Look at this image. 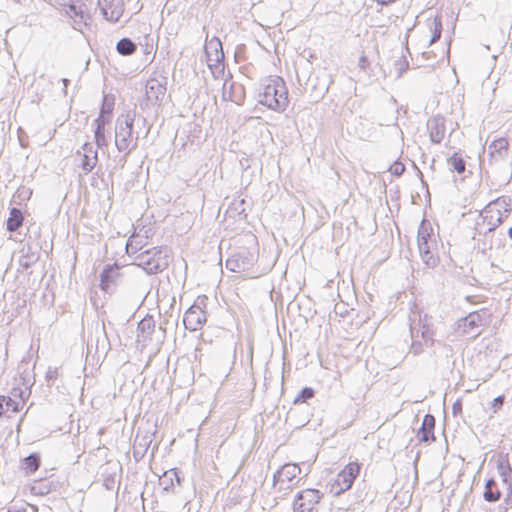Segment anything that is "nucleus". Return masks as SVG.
<instances>
[{"label":"nucleus","instance_id":"obj_1","mask_svg":"<svg viewBox=\"0 0 512 512\" xmlns=\"http://www.w3.org/2000/svg\"><path fill=\"white\" fill-rule=\"evenodd\" d=\"M258 102L267 108L283 112L288 103V90L281 77H270L262 84Z\"/></svg>","mask_w":512,"mask_h":512},{"label":"nucleus","instance_id":"obj_2","mask_svg":"<svg viewBox=\"0 0 512 512\" xmlns=\"http://www.w3.org/2000/svg\"><path fill=\"white\" fill-rule=\"evenodd\" d=\"M172 260L170 249L166 246H156L139 252L135 264L148 275H155L166 270Z\"/></svg>","mask_w":512,"mask_h":512},{"label":"nucleus","instance_id":"obj_3","mask_svg":"<svg viewBox=\"0 0 512 512\" xmlns=\"http://www.w3.org/2000/svg\"><path fill=\"white\" fill-rule=\"evenodd\" d=\"M135 112L121 114L116 120L115 128V146L119 152H124L125 156L137 147L138 136L133 138V124Z\"/></svg>","mask_w":512,"mask_h":512},{"label":"nucleus","instance_id":"obj_4","mask_svg":"<svg viewBox=\"0 0 512 512\" xmlns=\"http://www.w3.org/2000/svg\"><path fill=\"white\" fill-rule=\"evenodd\" d=\"M490 316L491 314L487 309L471 312L466 317L459 320L458 327L464 334L475 338L480 334L478 329L489 323Z\"/></svg>","mask_w":512,"mask_h":512},{"label":"nucleus","instance_id":"obj_5","mask_svg":"<svg viewBox=\"0 0 512 512\" xmlns=\"http://www.w3.org/2000/svg\"><path fill=\"white\" fill-rule=\"evenodd\" d=\"M257 259L258 253L255 250L241 248L226 260V268L237 273L248 271Z\"/></svg>","mask_w":512,"mask_h":512},{"label":"nucleus","instance_id":"obj_6","mask_svg":"<svg viewBox=\"0 0 512 512\" xmlns=\"http://www.w3.org/2000/svg\"><path fill=\"white\" fill-rule=\"evenodd\" d=\"M60 7L65 9V14L73 20V28L83 31V27H89L91 16L88 13L87 6L79 1L69 3H60Z\"/></svg>","mask_w":512,"mask_h":512},{"label":"nucleus","instance_id":"obj_7","mask_svg":"<svg viewBox=\"0 0 512 512\" xmlns=\"http://www.w3.org/2000/svg\"><path fill=\"white\" fill-rule=\"evenodd\" d=\"M508 204L505 199L498 198L495 201L490 202L484 209V221H487L489 225L488 232L495 230L507 217L510 209L507 208Z\"/></svg>","mask_w":512,"mask_h":512},{"label":"nucleus","instance_id":"obj_8","mask_svg":"<svg viewBox=\"0 0 512 512\" xmlns=\"http://www.w3.org/2000/svg\"><path fill=\"white\" fill-rule=\"evenodd\" d=\"M301 473V468L296 463H286L273 475V486L279 491L287 492L292 490L293 481Z\"/></svg>","mask_w":512,"mask_h":512},{"label":"nucleus","instance_id":"obj_9","mask_svg":"<svg viewBox=\"0 0 512 512\" xmlns=\"http://www.w3.org/2000/svg\"><path fill=\"white\" fill-rule=\"evenodd\" d=\"M323 494L317 489H305L297 493L293 502V512H315Z\"/></svg>","mask_w":512,"mask_h":512},{"label":"nucleus","instance_id":"obj_10","mask_svg":"<svg viewBox=\"0 0 512 512\" xmlns=\"http://www.w3.org/2000/svg\"><path fill=\"white\" fill-rule=\"evenodd\" d=\"M359 472L360 466L358 463H349L346 465L344 469L337 475L335 483L332 486V490L335 492V494L339 495L350 489Z\"/></svg>","mask_w":512,"mask_h":512},{"label":"nucleus","instance_id":"obj_11","mask_svg":"<svg viewBox=\"0 0 512 512\" xmlns=\"http://www.w3.org/2000/svg\"><path fill=\"white\" fill-rule=\"evenodd\" d=\"M167 78L162 76L161 79L150 78L146 82L145 91L146 99L152 105H161L166 94Z\"/></svg>","mask_w":512,"mask_h":512},{"label":"nucleus","instance_id":"obj_12","mask_svg":"<svg viewBox=\"0 0 512 512\" xmlns=\"http://www.w3.org/2000/svg\"><path fill=\"white\" fill-rule=\"evenodd\" d=\"M509 144L505 138L494 139L487 147L488 165L493 166L505 161L509 153Z\"/></svg>","mask_w":512,"mask_h":512},{"label":"nucleus","instance_id":"obj_13","mask_svg":"<svg viewBox=\"0 0 512 512\" xmlns=\"http://www.w3.org/2000/svg\"><path fill=\"white\" fill-rule=\"evenodd\" d=\"M205 322L206 312L196 304L190 306L183 317L184 327L191 332L201 329Z\"/></svg>","mask_w":512,"mask_h":512},{"label":"nucleus","instance_id":"obj_14","mask_svg":"<svg viewBox=\"0 0 512 512\" xmlns=\"http://www.w3.org/2000/svg\"><path fill=\"white\" fill-rule=\"evenodd\" d=\"M29 394L30 392L26 393V391H23L22 389L13 388L12 395L14 397H19L21 401H16L9 396H0V417L6 411H11L12 413L19 412L24 404L25 398L28 397Z\"/></svg>","mask_w":512,"mask_h":512},{"label":"nucleus","instance_id":"obj_15","mask_svg":"<svg viewBox=\"0 0 512 512\" xmlns=\"http://www.w3.org/2000/svg\"><path fill=\"white\" fill-rule=\"evenodd\" d=\"M445 118L440 115H434L427 120L426 126L429 132L431 143L440 144L446 134Z\"/></svg>","mask_w":512,"mask_h":512},{"label":"nucleus","instance_id":"obj_16","mask_svg":"<svg viewBox=\"0 0 512 512\" xmlns=\"http://www.w3.org/2000/svg\"><path fill=\"white\" fill-rule=\"evenodd\" d=\"M497 471L504 486V492H508V502L512 501V468L507 456L497 460Z\"/></svg>","mask_w":512,"mask_h":512},{"label":"nucleus","instance_id":"obj_17","mask_svg":"<svg viewBox=\"0 0 512 512\" xmlns=\"http://www.w3.org/2000/svg\"><path fill=\"white\" fill-rule=\"evenodd\" d=\"M204 52L209 63L224 60L222 43L217 37H212L211 39L206 37Z\"/></svg>","mask_w":512,"mask_h":512},{"label":"nucleus","instance_id":"obj_18","mask_svg":"<svg viewBox=\"0 0 512 512\" xmlns=\"http://www.w3.org/2000/svg\"><path fill=\"white\" fill-rule=\"evenodd\" d=\"M120 267L117 264L106 265L100 274V288L108 292L111 286L117 284V280L120 278Z\"/></svg>","mask_w":512,"mask_h":512},{"label":"nucleus","instance_id":"obj_19","mask_svg":"<svg viewBox=\"0 0 512 512\" xmlns=\"http://www.w3.org/2000/svg\"><path fill=\"white\" fill-rule=\"evenodd\" d=\"M435 417L432 414H426L423 418L421 427L417 431V437L421 442L429 443L435 440L434 436Z\"/></svg>","mask_w":512,"mask_h":512},{"label":"nucleus","instance_id":"obj_20","mask_svg":"<svg viewBox=\"0 0 512 512\" xmlns=\"http://www.w3.org/2000/svg\"><path fill=\"white\" fill-rule=\"evenodd\" d=\"M244 98V89L241 85L231 83L229 86V90H227V80L224 81L222 88V99L224 101H231L238 105H241L244 101Z\"/></svg>","mask_w":512,"mask_h":512},{"label":"nucleus","instance_id":"obj_21","mask_svg":"<svg viewBox=\"0 0 512 512\" xmlns=\"http://www.w3.org/2000/svg\"><path fill=\"white\" fill-rule=\"evenodd\" d=\"M153 435L151 434H144L141 435L139 432L136 434L134 444H133V456L136 461H139L144 457L146 454L148 448L150 447L152 443Z\"/></svg>","mask_w":512,"mask_h":512},{"label":"nucleus","instance_id":"obj_22","mask_svg":"<svg viewBox=\"0 0 512 512\" xmlns=\"http://www.w3.org/2000/svg\"><path fill=\"white\" fill-rule=\"evenodd\" d=\"M101 11L106 20L115 23V22L119 21L120 17L122 16V13H123L121 1L120 0H111L109 2V7H107V6L101 7Z\"/></svg>","mask_w":512,"mask_h":512},{"label":"nucleus","instance_id":"obj_23","mask_svg":"<svg viewBox=\"0 0 512 512\" xmlns=\"http://www.w3.org/2000/svg\"><path fill=\"white\" fill-rule=\"evenodd\" d=\"M502 494V490H500L498 483L493 478L486 481L483 493L485 501L490 503L497 502L500 500Z\"/></svg>","mask_w":512,"mask_h":512},{"label":"nucleus","instance_id":"obj_24","mask_svg":"<svg viewBox=\"0 0 512 512\" xmlns=\"http://www.w3.org/2000/svg\"><path fill=\"white\" fill-rule=\"evenodd\" d=\"M41 464V457L38 453H31L21 461V469L26 475L35 473Z\"/></svg>","mask_w":512,"mask_h":512},{"label":"nucleus","instance_id":"obj_25","mask_svg":"<svg viewBox=\"0 0 512 512\" xmlns=\"http://www.w3.org/2000/svg\"><path fill=\"white\" fill-rule=\"evenodd\" d=\"M23 214L20 209L12 208L10 210L9 218L7 219V230L9 232L17 231L23 224Z\"/></svg>","mask_w":512,"mask_h":512},{"label":"nucleus","instance_id":"obj_26","mask_svg":"<svg viewBox=\"0 0 512 512\" xmlns=\"http://www.w3.org/2000/svg\"><path fill=\"white\" fill-rule=\"evenodd\" d=\"M137 330L142 334L143 341L151 338L152 333L155 330V321L153 317L143 318L137 326Z\"/></svg>","mask_w":512,"mask_h":512},{"label":"nucleus","instance_id":"obj_27","mask_svg":"<svg viewBox=\"0 0 512 512\" xmlns=\"http://www.w3.org/2000/svg\"><path fill=\"white\" fill-rule=\"evenodd\" d=\"M117 52L122 56H130L137 50V45L130 38L124 37L116 44Z\"/></svg>","mask_w":512,"mask_h":512},{"label":"nucleus","instance_id":"obj_28","mask_svg":"<svg viewBox=\"0 0 512 512\" xmlns=\"http://www.w3.org/2000/svg\"><path fill=\"white\" fill-rule=\"evenodd\" d=\"M96 128L94 131L95 143L98 148L107 146L105 138V124L108 123L107 119H96Z\"/></svg>","mask_w":512,"mask_h":512},{"label":"nucleus","instance_id":"obj_29","mask_svg":"<svg viewBox=\"0 0 512 512\" xmlns=\"http://www.w3.org/2000/svg\"><path fill=\"white\" fill-rule=\"evenodd\" d=\"M77 155L81 156V164L80 167L85 174L90 173L96 166L98 162V156L81 154V151H77Z\"/></svg>","mask_w":512,"mask_h":512},{"label":"nucleus","instance_id":"obj_30","mask_svg":"<svg viewBox=\"0 0 512 512\" xmlns=\"http://www.w3.org/2000/svg\"><path fill=\"white\" fill-rule=\"evenodd\" d=\"M114 109V97H111L109 95H104L100 114L97 119H107L110 120V117L112 115Z\"/></svg>","mask_w":512,"mask_h":512},{"label":"nucleus","instance_id":"obj_31","mask_svg":"<svg viewBox=\"0 0 512 512\" xmlns=\"http://www.w3.org/2000/svg\"><path fill=\"white\" fill-rule=\"evenodd\" d=\"M447 163L451 170L456 171L458 174H462L466 170V162L462 157L458 156L457 152L447 159Z\"/></svg>","mask_w":512,"mask_h":512},{"label":"nucleus","instance_id":"obj_32","mask_svg":"<svg viewBox=\"0 0 512 512\" xmlns=\"http://www.w3.org/2000/svg\"><path fill=\"white\" fill-rule=\"evenodd\" d=\"M410 330H411L412 338H414L415 336H418V333L420 332L421 337L426 344L429 342H430V345L433 344V331L429 328L428 325L424 324L422 326L421 330L416 329V327L411 326Z\"/></svg>","mask_w":512,"mask_h":512},{"label":"nucleus","instance_id":"obj_33","mask_svg":"<svg viewBox=\"0 0 512 512\" xmlns=\"http://www.w3.org/2000/svg\"><path fill=\"white\" fill-rule=\"evenodd\" d=\"M430 29L432 31V37L429 41V45H432L436 41H438L442 34V22L441 19L438 17H435L430 24Z\"/></svg>","mask_w":512,"mask_h":512},{"label":"nucleus","instance_id":"obj_34","mask_svg":"<svg viewBox=\"0 0 512 512\" xmlns=\"http://www.w3.org/2000/svg\"><path fill=\"white\" fill-rule=\"evenodd\" d=\"M315 395V391L313 388L311 387H305L303 388L298 394L297 396L294 398V401L293 403L294 404H300V403H305L307 402L309 399L313 398Z\"/></svg>","mask_w":512,"mask_h":512},{"label":"nucleus","instance_id":"obj_35","mask_svg":"<svg viewBox=\"0 0 512 512\" xmlns=\"http://www.w3.org/2000/svg\"><path fill=\"white\" fill-rule=\"evenodd\" d=\"M207 65L215 79H219L224 76V70H225L224 60L218 61V62H211V63L207 62Z\"/></svg>","mask_w":512,"mask_h":512},{"label":"nucleus","instance_id":"obj_36","mask_svg":"<svg viewBox=\"0 0 512 512\" xmlns=\"http://www.w3.org/2000/svg\"><path fill=\"white\" fill-rule=\"evenodd\" d=\"M170 479V485H174L173 481H175L180 485L181 484V478L179 476V473L176 469H171L163 474L162 477H160V484H165L167 479Z\"/></svg>","mask_w":512,"mask_h":512},{"label":"nucleus","instance_id":"obj_37","mask_svg":"<svg viewBox=\"0 0 512 512\" xmlns=\"http://www.w3.org/2000/svg\"><path fill=\"white\" fill-rule=\"evenodd\" d=\"M422 261L430 268L435 267L438 264V258L434 255L433 251L427 252L426 250L424 253L420 254Z\"/></svg>","mask_w":512,"mask_h":512},{"label":"nucleus","instance_id":"obj_38","mask_svg":"<svg viewBox=\"0 0 512 512\" xmlns=\"http://www.w3.org/2000/svg\"><path fill=\"white\" fill-rule=\"evenodd\" d=\"M59 377V371L56 367H49L45 374V380L48 386H53L54 381Z\"/></svg>","mask_w":512,"mask_h":512},{"label":"nucleus","instance_id":"obj_39","mask_svg":"<svg viewBox=\"0 0 512 512\" xmlns=\"http://www.w3.org/2000/svg\"><path fill=\"white\" fill-rule=\"evenodd\" d=\"M418 237H423V240H426L427 242H434V240L431 238V234L428 232V225L425 220H422L419 226Z\"/></svg>","mask_w":512,"mask_h":512},{"label":"nucleus","instance_id":"obj_40","mask_svg":"<svg viewBox=\"0 0 512 512\" xmlns=\"http://www.w3.org/2000/svg\"><path fill=\"white\" fill-rule=\"evenodd\" d=\"M405 171V165L399 161H395L389 168V172L394 176H401Z\"/></svg>","mask_w":512,"mask_h":512},{"label":"nucleus","instance_id":"obj_41","mask_svg":"<svg viewBox=\"0 0 512 512\" xmlns=\"http://www.w3.org/2000/svg\"><path fill=\"white\" fill-rule=\"evenodd\" d=\"M31 492L37 495H46L50 492V488L47 485L39 483L31 487Z\"/></svg>","mask_w":512,"mask_h":512},{"label":"nucleus","instance_id":"obj_42","mask_svg":"<svg viewBox=\"0 0 512 512\" xmlns=\"http://www.w3.org/2000/svg\"><path fill=\"white\" fill-rule=\"evenodd\" d=\"M423 239H424L423 237H418L417 238L418 248H419V253L420 254L424 253L425 250L427 252L431 251L432 250V244L434 243V242H427L426 240H423Z\"/></svg>","mask_w":512,"mask_h":512},{"label":"nucleus","instance_id":"obj_43","mask_svg":"<svg viewBox=\"0 0 512 512\" xmlns=\"http://www.w3.org/2000/svg\"><path fill=\"white\" fill-rule=\"evenodd\" d=\"M32 194V191L30 188H27V187H21L17 190L16 192V196L21 200V201H25V200H28L30 198Z\"/></svg>","mask_w":512,"mask_h":512},{"label":"nucleus","instance_id":"obj_44","mask_svg":"<svg viewBox=\"0 0 512 512\" xmlns=\"http://www.w3.org/2000/svg\"><path fill=\"white\" fill-rule=\"evenodd\" d=\"M82 151H81V154H87V155H96L98 156V151L97 149L94 147V145L92 143H89V142H85L82 147H81Z\"/></svg>","mask_w":512,"mask_h":512},{"label":"nucleus","instance_id":"obj_45","mask_svg":"<svg viewBox=\"0 0 512 512\" xmlns=\"http://www.w3.org/2000/svg\"><path fill=\"white\" fill-rule=\"evenodd\" d=\"M423 352V344L418 340H413L409 353L413 355H419Z\"/></svg>","mask_w":512,"mask_h":512},{"label":"nucleus","instance_id":"obj_46","mask_svg":"<svg viewBox=\"0 0 512 512\" xmlns=\"http://www.w3.org/2000/svg\"><path fill=\"white\" fill-rule=\"evenodd\" d=\"M126 251L129 255L131 254H138V251L139 248L137 247V245L134 244V241L132 240V237H130L127 241V244H126Z\"/></svg>","mask_w":512,"mask_h":512},{"label":"nucleus","instance_id":"obj_47","mask_svg":"<svg viewBox=\"0 0 512 512\" xmlns=\"http://www.w3.org/2000/svg\"><path fill=\"white\" fill-rule=\"evenodd\" d=\"M505 497L502 504L499 505V511L498 512H507L512 507V500L511 503L508 502V492H504Z\"/></svg>","mask_w":512,"mask_h":512},{"label":"nucleus","instance_id":"obj_48","mask_svg":"<svg viewBox=\"0 0 512 512\" xmlns=\"http://www.w3.org/2000/svg\"><path fill=\"white\" fill-rule=\"evenodd\" d=\"M504 396L500 395L493 399L492 401V407L494 408V412H496L499 408L502 407L504 403Z\"/></svg>","mask_w":512,"mask_h":512},{"label":"nucleus","instance_id":"obj_49","mask_svg":"<svg viewBox=\"0 0 512 512\" xmlns=\"http://www.w3.org/2000/svg\"><path fill=\"white\" fill-rule=\"evenodd\" d=\"M462 411V402L461 400H456L452 405V413L454 416H457Z\"/></svg>","mask_w":512,"mask_h":512},{"label":"nucleus","instance_id":"obj_50","mask_svg":"<svg viewBox=\"0 0 512 512\" xmlns=\"http://www.w3.org/2000/svg\"><path fill=\"white\" fill-rule=\"evenodd\" d=\"M358 66L361 70L365 71L366 68L369 66V61L367 59V57L365 55H362L360 58H359V61H358Z\"/></svg>","mask_w":512,"mask_h":512},{"label":"nucleus","instance_id":"obj_51","mask_svg":"<svg viewBox=\"0 0 512 512\" xmlns=\"http://www.w3.org/2000/svg\"><path fill=\"white\" fill-rule=\"evenodd\" d=\"M163 486V490L166 491V492H169L171 490V488L173 487V485H170V479L168 478L166 480V483L165 484H161Z\"/></svg>","mask_w":512,"mask_h":512},{"label":"nucleus","instance_id":"obj_52","mask_svg":"<svg viewBox=\"0 0 512 512\" xmlns=\"http://www.w3.org/2000/svg\"><path fill=\"white\" fill-rule=\"evenodd\" d=\"M414 167H415V168H416V170H417V175H418V177L420 178V180H421V182H422L423 186H426V187H427V183H426V182L424 181V179H423V174H422V172H421V171L416 167V165H415V164H414Z\"/></svg>","mask_w":512,"mask_h":512},{"label":"nucleus","instance_id":"obj_53","mask_svg":"<svg viewBox=\"0 0 512 512\" xmlns=\"http://www.w3.org/2000/svg\"><path fill=\"white\" fill-rule=\"evenodd\" d=\"M378 4L382 6L389 5L390 3L394 2V0H377Z\"/></svg>","mask_w":512,"mask_h":512},{"label":"nucleus","instance_id":"obj_54","mask_svg":"<svg viewBox=\"0 0 512 512\" xmlns=\"http://www.w3.org/2000/svg\"><path fill=\"white\" fill-rule=\"evenodd\" d=\"M69 82H70V81H69V79H66V78H63V79H62V83H63V85H64V92H65V93H66L67 85H68V83H69Z\"/></svg>","mask_w":512,"mask_h":512},{"label":"nucleus","instance_id":"obj_55","mask_svg":"<svg viewBox=\"0 0 512 512\" xmlns=\"http://www.w3.org/2000/svg\"><path fill=\"white\" fill-rule=\"evenodd\" d=\"M407 68H408V62H406V61H405V65H404V67H400V68H399V75H401V74H402V72H403L404 70H406Z\"/></svg>","mask_w":512,"mask_h":512},{"label":"nucleus","instance_id":"obj_56","mask_svg":"<svg viewBox=\"0 0 512 512\" xmlns=\"http://www.w3.org/2000/svg\"><path fill=\"white\" fill-rule=\"evenodd\" d=\"M134 244L137 245L139 250H141L143 248V246L145 245L144 243H142V241H136Z\"/></svg>","mask_w":512,"mask_h":512},{"label":"nucleus","instance_id":"obj_57","mask_svg":"<svg viewBox=\"0 0 512 512\" xmlns=\"http://www.w3.org/2000/svg\"><path fill=\"white\" fill-rule=\"evenodd\" d=\"M56 2L60 6V3H69V2H73V0H56Z\"/></svg>","mask_w":512,"mask_h":512},{"label":"nucleus","instance_id":"obj_58","mask_svg":"<svg viewBox=\"0 0 512 512\" xmlns=\"http://www.w3.org/2000/svg\"><path fill=\"white\" fill-rule=\"evenodd\" d=\"M485 166V160L480 157V167L483 169Z\"/></svg>","mask_w":512,"mask_h":512},{"label":"nucleus","instance_id":"obj_59","mask_svg":"<svg viewBox=\"0 0 512 512\" xmlns=\"http://www.w3.org/2000/svg\"><path fill=\"white\" fill-rule=\"evenodd\" d=\"M507 233H508L509 238L512 240V227H510V228L508 229V232H507Z\"/></svg>","mask_w":512,"mask_h":512},{"label":"nucleus","instance_id":"obj_60","mask_svg":"<svg viewBox=\"0 0 512 512\" xmlns=\"http://www.w3.org/2000/svg\"><path fill=\"white\" fill-rule=\"evenodd\" d=\"M30 509H31L32 512L35 511V507L34 506H30Z\"/></svg>","mask_w":512,"mask_h":512},{"label":"nucleus","instance_id":"obj_61","mask_svg":"<svg viewBox=\"0 0 512 512\" xmlns=\"http://www.w3.org/2000/svg\"><path fill=\"white\" fill-rule=\"evenodd\" d=\"M510 165H512V162L510 163Z\"/></svg>","mask_w":512,"mask_h":512}]
</instances>
